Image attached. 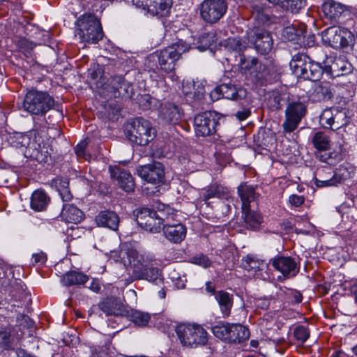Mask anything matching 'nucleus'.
<instances>
[{
    "mask_svg": "<svg viewBox=\"0 0 357 357\" xmlns=\"http://www.w3.org/2000/svg\"><path fill=\"white\" fill-rule=\"evenodd\" d=\"M125 255L132 268V277L135 280H146L155 284L162 283L163 278L161 271L153 266V263L155 261L153 254L146 252H139L133 248L128 249L126 251L121 250L120 257L126 265Z\"/></svg>",
    "mask_w": 357,
    "mask_h": 357,
    "instance_id": "nucleus-1",
    "label": "nucleus"
},
{
    "mask_svg": "<svg viewBox=\"0 0 357 357\" xmlns=\"http://www.w3.org/2000/svg\"><path fill=\"white\" fill-rule=\"evenodd\" d=\"M10 144L17 148L25 147L26 155L39 162H47L50 157L48 146L36 132L29 135L17 133L11 138Z\"/></svg>",
    "mask_w": 357,
    "mask_h": 357,
    "instance_id": "nucleus-2",
    "label": "nucleus"
},
{
    "mask_svg": "<svg viewBox=\"0 0 357 357\" xmlns=\"http://www.w3.org/2000/svg\"><path fill=\"white\" fill-rule=\"evenodd\" d=\"M190 48L189 44L179 40L161 51L149 55L147 60L150 63H158V65L155 66L156 68L167 73H171L174 70L176 62L179 59L181 55L188 51Z\"/></svg>",
    "mask_w": 357,
    "mask_h": 357,
    "instance_id": "nucleus-3",
    "label": "nucleus"
},
{
    "mask_svg": "<svg viewBox=\"0 0 357 357\" xmlns=\"http://www.w3.org/2000/svg\"><path fill=\"white\" fill-rule=\"evenodd\" d=\"M175 331L183 346L194 348L204 346L208 342V333L200 324H179Z\"/></svg>",
    "mask_w": 357,
    "mask_h": 357,
    "instance_id": "nucleus-4",
    "label": "nucleus"
},
{
    "mask_svg": "<svg viewBox=\"0 0 357 357\" xmlns=\"http://www.w3.org/2000/svg\"><path fill=\"white\" fill-rule=\"evenodd\" d=\"M290 67L294 75L304 79L316 82L323 74V68L319 63L313 62L304 54H297L292 57Z\"/></svg>",
    "mask_w": 357,
    "mask_h": 357,
    "instance_id": "nucleus-5",
    "label": "nucleus"
},
{
    "mask_svg": "<svg viewBox=\"0 0 357 357\" xmlns=\"http://www.w3.org/2000/svg\"><path fill=\"white\" fill-rule=\"evenodd\" d=\"M126 135L132 143L145 146L153 140L156 131L150 121L137 118L127 125Z\"/></svg>",
    "mask_w": 357,
    "mask_h": 357,
    "instance_id": "nucleus-6",
    "label": "nucleus"
},
{
    "mask_svg": "<svg viewBox=\"0 0 357 357\" xmlns=\"http://www.w3.org/2000/svg\"><path fill=\"white\" fill-rule=\"evenodd\" d=\"M54 100L47 92L31 90L23 100V109L33 115L43 116L53 108Z\"/></svg>",
    "mask_w": 357,
    "mask_h": 357,
    "instance_id": "nucleus-7",
    "label": "nucleus"
},
{
    "mask_svg": "<svg viewBox=\"0 0 357 357\" xmlns=\"http://www.w3.org/2000/svg\"><path fill=\"white\" fill-rule=\"evenodd\" d=\"M78 36L82 42L97 43L103 37L102 26L98 19L91 14H85L79 20Z\"/></svg>",
    "mask_w": 357,
    "mask_h": 357,
    "instance_id": "nucleus-8",
    "label": "nucleus"
},
{
    "mask_svg": "<svg viewBox=\"0 0 357 357\" xmlns=\"http://www.w3.org/2000/svg\"><path fill=\"white\" fill-rule=\"evenodd\" d=\"M324 43L334 49L346 48L354 43V35L346 28L331 26L321 33Z\"/></svg>",
    "mask_w": 357,
    "mask_h": 357,
    "instance_id": "nucleus-9",
    "label": "nucleus"
},
{
    "mask_svg": "<svg viewBox=\"0 0 357 357\" xmlns=\"http://www.w3.org/2000/svg\"><path fill=\"white\" fill-rule=\"evenodd\" d=\"M307 114V105L300 100L289 102L285 109V119L282 123L284 132L291 133L298 126Z\"/></svg>",
    "mask_w": 357,
    "mask_h": 357,
    "instance_id": "nucleus-10",
    "label": "nucleus"
},
{
    "mask_svg": "<svg viewBox=\"0 0 357 357\" xmlns=\"http://www.w3.org/2000/svg\"><path fill=\"white\" fill-rule=\"evenodd\" d=\"M227 10V3L225 0H204L199 5L200 17L208 24L218 22Z\"/></svg>",
    "mask_w": 357,
    "mask_h": 357,
    "instance_id": "nucleus-11",
    "label": "nucleus"
},
{
    "mask_svg": "<svg viewBox=\"0 0 357 357\" xmlns=\"http://www.w3.org/2000/svg\"><path fill=\"white\" fill-rule=\"evenodd\" d=\"M238 58L241 70L254 82H259L266 79L269 71L264 64L259 63L255 58H247L244 54H239Z\"/></svg>",
    "mask_w": 357,
    "mask_h": 357,
    "instance_id": "nucleus-12",
    "label": "nucleus"
},
{
    "mask_svg": "<svg viewBox=\"0 0 357 357\" xmlns=\"http://www.w3.org/2000/svg\"><path fill=\"white\" fill-rule=\"evenodd\" d=\"M349 112L347 109H327L319 116V123L325 128L337 130L349 123Z\"/></svg>",
    "mask_w": 357,
    "mask_h": 357,
    "instance_id": "nucleus-13",
    "label": "nucleus"
},
{
    "mask_svg": "<svg viewBox=\"0 0 357 357\" xmlns=\"http://www.w3.org/2000/svg\"><path fill=\"white\" fill-rule=\"evenodd\" d=\"M159 206L158 211L144 208L137 214V221L142 228L152 233H158L163 225Z\"/></svg>",
    "mask_w": 357,
    "mask_h": 357,
    "instance_id": "nucleus-14",
    "label": "nucleus"
},
{
    "mask_svg": "<svg viewBox=\"0 0 357 357\" xmlns=\"http://www.w3.org/2000/svg\"><path fill=\"white\" fill-rule=\"evenodd\" d=\"M218 126L215 112H205L197 114L194 119L195 132L197 137H206L214 134Z\"/></svg>",
    "mask_w": 357,
    "mask_h": 357,
    "instance_id": "nucleus-15",
    "label": "nucleus"
},
{
    "mask_svg": "<svg viewBox=\"0 0 357 357\" xmlns=\"http://www.w3.org/2000/svg\"><path fill=\"white\" fill-rule=\"evenodd\" d=\"M248 40L255 45L261 54H268L273 49V40L264 28L253 27L248 33Z\"/></svg>",
    "mask_w": 357,
    "mask_h": 357,
    "instance_id": "nucleus-16",
    "label": "nucleus"
},
{
    "mask_svg": "<svg viewBox=\"0 0 357 357\" xmlns=\"http://www.w3.org/2000/svg\"><path fill=\"white\" fill-rule=\"evenodd\" d=\"M269 264L285 279L295 277L300 271L299 264L291 257L276 256L270 259Z\"/></svg>",
    "mask_w": 357,
    "mask_h": 357,
    "instance_id": "nucleus-17",
    "label": "nucleus"
},
{
    "mask_svg": "<svg viewBox=\"0 0 357 357\" xmlns=\"http://www.w3.org/2000/svg\"><path fill=\"white\" fill-rule=\"evenodd\" d=\"M137 174L143 180L153 184L162 183L165 178L164 167L158 162L139 167Z\"/></svg>",
    "mask_w": 357,
    "mask_h": 357,
    "instance_id": "nucleus-18",
    "label": "nucleus"
},
{
    "mask_svg": "<svg viewBox=\"0 0 357 357\" xmlns=\"http://www.w3.org/2000/svg\"><path fill=\"white\" fill-rule=\"evenodd\" d=\"M213 100L226 98L229 100H238L245 96V91L237 89L232 84H222L216 86L210 94Z\"/></svg>",
    "mask_w": 357,
    "mask_h": 357,
    "instance_id": "nucleus-19",
    "label": "nucleus"
},
{
    "mask_svg": "<svg viewBox=\"0 0 357 357\" xmlns=\"http://www.w3.org/2000/svg\"><path fill=\"white\" fill-rule=\"evenodd\" d=\"M324 68L333 77H339L349 73L351 65L341 57L328 56L324 62Z\"/></svg>",
    "mask_w": 357,
    "mask_h": 357,
    "instance_id": "nucleus-20",
    "label": "nucleus"
},
{
    "mask_svg": "<svg viewBox=\"0 0 357 357\" xmlns=\"http://www.w3.org/2000/svg\"><path fill=\"white\" fill-rule=\"evenodd\" d=\"M18 327L8 326L0 329V345L5 349H12L15 344L19 342L23 336Z\"/></svg>",
    "mask_w": 357,
    "mask_h": 357,
    "instance_id": "nucleus-21",
    "label": "nucleus"
},
{
    "mask_svg": "<svg viewBox=\"0 0 357 357\" xmlns=\"http://www.w3.org/2000/svg\"><path fill=\"white\" fill-rule=\"evenodd\" d=\"M98 307L107 316L123 317L127 314L123 303L114 298H107L100 301Z\"/></svg>",
    "mask_w": 357,
    "mask_h": 357,
    "instance_id": "nucleus-22",
    "label": "nucleus"
},
{
    "mask_svg": "<svg viewBox=\"0 0 357 357\" xmlns=\"http://www.w3.org/2000/svg\"><path fill=\"white\" fill-rule=\"evenodd\" d=\"M183 111L176 104L166 102L160 106L159 118L166 123H176L182 117Z\"/></svg>",
    "mask_w": 357,
    "mask_h": 357,
    "instance_id": "nucleus-23",
    "label": "nucleus"
},
{
    "mask_svg": "<svg viewBox=\"0 0 357 357\" xmlns=\"http://www.w3.org/2000/svg\"><path fill=\"white\" fill-rule=\"evenodd\" d=\"M255 188V186L248 185L247 183H243L238 187V195L242 202V208H256L258 194Z\"/></svg>",
    "mask_w": 357,
    "mask_h": 357,
    "instance_id": "nucleus-24",
    "label": "nucleus"
},
{
    "mask_svg": "<svg viewBox=\"0 0 357 357\" xmlns=\"http://www.w3.org/2000/svg\"><path fill=\"white\" fill-rule=\"evenodd\" d=\"M111 176L117 182L118 186L126 192H132L135 187L134 178L131 174L120 168L112 169Z\"/></svg>",
    "mask_w": 357,
    "mask_h": 357,
    "instance_id": "nucleus-25",
    "label": "nucleus"
},
{
    "mask_svg": "<svg viewBox=\"0 0 357 357\" xmlns=\"http://www.w3.org/2000/svg\"><path fill=\"white\" fill-rule=\"evenodd\" d=\"M165 238L173 243H180L186 236L187 229L181 223L164 225L162 227Z\"/></svg>",
    "mask_w": 357,
    "mask_h": 357,
    "instance_id": "nucleus-26",
    "label": "nucleus"
},
{
    "mask_svg": "<svg viewBox=\"0 0 357 357\" xmlns=\"http://www.w3.org/2000/svg\"><path fill=\"white\" fill-rule=\"evenodd\" d=\"M109 86L114 98L131 97L133 93L132 85L121 76L112 77L109 80Z\"/></svg>",
    "mask_w": 357,
    "mask_h": 357,
    "instance_id": "nucleus-27",
    "label": "nucleus"
},
{
    "mask_svg": "<svg viewBox=\"0 0 357 357\" xmlns=\"http://www.w3.org/2000/svg\"><path fill=\"white\" fill-rule=\"evenodd\" d=\"M322 11L325 17L331 23H337L346 11V7L340 3L330 0L323 3Z\"/></svg>",
    "mask_w": 357,
    "mask_h": 357,
    "instance_id": "nucleus-28",
    "label": "nucleus"
},
{
    "mask_svg": "<svg viewBox=\"0 0 357 357\" xmlns=\"http://www.w3.org/2000/svg\"><path fill=\"white\" fill-rule=\"evenodd\" d=\"M182 93L190 99L200 100L204 96L205 87L199 81L185 79L182 84Z\"/></svg>",
    "mask_w": 357,
    "mask_h": 357,
    "instance_id": "nucleus-29",
    "label": "nucleus"
},
{
    "mask_svg": "<svg viewBox=\"0 0 357 357\" xmlns=\"http://www.w3.org/2000/svg\"><path fill=\"white\" fill-rule=\"evenodd\" d=\"M200 195L202 199L206 202L212 198L228 199L229 190L222 185L213 183L202 189Z\"/></svg>",
    "mask_w": 357,
    "mask_h": 357,
    "instance_id": "nucleus-30",
    "label": "nucleus"
},
{
    "mask_svg": "<svg viewBox=\"0 0 357 357\" xmlns=\"http://www.w3.org/2000/svg\"><path fill=\"white\" fill-rule=\"evenodd\" d=\"M96 222L100 227H107L116 231L119 225V217L114 211H103L96 217Z\"/></svg>",
    "mask_w": 357,
    "mask_h": 357,
    "instance_id": "nucleus-31",
    "label": "nucleus"
},
{
    "mask_svg": "<svg viewBox=\"0 0 357 357\" xmlns=\"http://www.w3.org/2000/svg\"><path fill=\"white\" fill-rule=\"evenodd\" d=\"M244 222L248 228L253 230L258 229L264 220L261 214L255 210V208L248 207L242 208Z\"/></svg>",
    "mask_w": 357,
    "mask_h": 357,
    "instance_id": "nucleus-32",
    "label": "nucleus"
},
{
    "mask_svg": "<svg viewBox=\"0 0 357 357\" xmlns=\"http://www.w3.org/2000/svg\"><path fill=\"white\" fill-rule=\"evenodd\" d=\"M333 96L331 85L329 82H322L314 86L310 98L313 101L320 102L332 99Z\"/></svg>",
    "mask_w": 357,
    "mask_h": 357,
    "instance_id": "nucleus-33",
    "label": "nucleus"
},
{
    "mask_svg": "<svg viewBox=\"0 0 357 357\" xmlns=\"http://www.w3.org/2000/svg\"><path fill=\"white\" fill-rule=\"evenodd\" d=\"M254 27L264 28L276 23L278 18L269 10H258L254 13Z\"/></svg>",
    "mask_w": 357,
    "mask_h": 357,
    "instance_id": "nucleus-34",
    "label": "nucleus"
},
{
    "mask_svg": "<svg viewBox=\"0 0 357 357\" xmlns=\"http://www.w3.org/2000/svg\"><path fill=\"white\" fill-rule=\"evenodd\" d=\"M50 198L43 190H35L31 197V208L36 211L45 210L49 204Z\"/></svg>",
    "mask_w": 357,
    "mask_h": 357,
    "instance_id": "nucleus-35",
    "label": "nucleus"
},
{
    "mask_svg": "<svg viewBox=\"0 0 357 357\" xmlns=\"http://www.w3.org/2000/svg\"><path fill=\"white\" fill-rule=\"evenodd\" d=\"M215 298L218 302L224 317H228L233 305V296L225 291H218Z\"/></svg>",
    "mask_w": 357,
    "mask_h": 357,
    "instance_id": "nucleus-36",
    "label": "nucleus"
},
{
    "mask_svg": "<svg viewBox=\"0 0 357 357\" xmlns=\"http://www.w3.org/2000/svg\"><path fill=\"white\" fill-rule=\"evenodd\" d=\"M62 218L68 222L78 223L84 217L82 211L73 204H64L61 213Z\"/></svg>",
    "mask_w": 357,
    "mask_h": 357,
    "instance_id": "nucleus-37",
    "label": "nucleus"
},
{
    "mask_svg": "<svg viewBox=\"0 0 357 357\" xmlns=\"http://www.w3.org/2000/svg\"><path fill=\"white\" fill-rule=\"evenodd\" d=\"M88 280L89 277L86 275L77 271L67 272L62 278L63 284L67 287L84 284Z\"/></svg>",
    "mask_w": 357,
    "mask_h": 357,
    "instance_id": "nucleus-38",
    "label": "nucleus"
},
{
    "mask_svg": "<svg viewBox=\"0 0 357 357\" xmlns=\"http://www.w3.org/2000/svg\"><path fill=\"white\" fill-rule=\"evenodd\" d=\"M305 33L302 29H297L295 25L287 26L282 31V36L284 39L293 42L296 44H300L303 42Z\"/></svg>",
    "mask_w": 357,
    "mask_h": 357,
    "instance_id": "nucleus-39",
    "label": "nucleus"
},
{
    "mask_svg": "<svg viewBox=\"0 0 357 357\" xmlns=\"http://www.w3.org/2000/svg\"><path fill=\"white\" fill-rule=\"evenodd\" d=\"M172 0H151L147 10L153 15L163 16L168 13Z\"/></svg>",
    "mask_w": 357,
    "mask_h": 357,
    "instance_id": "nucleus-40",
    "label": "nucleus"
},
{
    "mask_svg": "<svg viewBox=\"0 0 357 357\" xmlns=\"http://www.w3.org/2000/svg\"><path fill=\"white\" fill-rule=\"evenodd\" d=\"M319 178H314L315 185L318 188L335 186L342 181L340 174L333 172H329V176H324L319 173Z\"/></svg>",
    "mask_w": 357,
    "mask_h": 357,
    "instance_id": "nucleus-41",
    "label": "nucleus"
},
{
    "mask_svg": "<svg viewBox=\"0 0 357 357\" xmlns=\"http://www.w3.org/2000/svg\"><path fill=\"white\" fill-rule=\"evenodd\" d=\"M232 324L229 323H219L212 327L214 335L224 341L231 342Z\"/></svg>",
    "mask_w": 357,
    "mask_h": 357,
    "instance_id": "nucleus-42",
    "label": "nucleus"
},
{
    "mask_svg": "<svg viewBox=\"0 0 357 357\" xmlns=\"http://www.w3.org/2000/svg\"><path fill=\"white\" fill-rule=\"evenodd\" d=\"M241 266L248 271L257 272L262 268L264 263V261L259 259L255 255H248L243 257Z\"/></svg>",
    "mask_w": 357,
    "mask_h": 357,
    "instance_id": "nucleus-43",
    "label": "nucleus"
},
{
    "mask_svg": "<svg viewBox=\"0 0 357 357\" xmlns=\"http://www.w3.org/2000/svg\"><path fill=\"white\" fill-rule=\"evenodd\" d=\"M312 142L314 147L319 151H326L331 146L329 136L322 131H319L314 134Z\"/></svg>",
    "mask_w": 357,
    "mask_h": 357,
    "instance_id": "nucleus-44",
    "label": "nucleus"
},
{
    "mask_svg": "<svg viewBox=\"0 0 357 357\" xmlns=\"http://www.w3.org/2000/svg\"><path fill=\"white\" fill-rule=\"evenodd\" d=\"M317 158L319 159L320 161L326 162L328 164H332L333 161H339L342 158V146L339 144L336 148L334 149L333 151L329 153H317L316 154Z\"/></svg>",
    "mask_w": 357,
    "mask_h": 357,
    "instance_id": "nucleus-45",
    "label": "nucleus"
},
{
    "mask_svg": "<svg viewBox=\"0 0 357 357\" xmlns=\"http://www.w3.org/2000/svg\"><path fill=\"white\" fill-rule=\"evenodd\" d=\"M159 208L161 213L160 218L162 219L163 225L175 224L174 222L177 221L176 218L178 216L176 211L169 206L164 204H160Z\"/></svg>",
    "mask_w": 357,
    "mask_h": 357,
    "instance_id": "nucleus-46",
    "label": "nucleus"
},
{
    "mask_svg": "<svg viewBox=\"0 0 357 357\" xmlns=\"http://www.w3.org/2000/svg\"><path fill=\"white\" fill-rule=\"evenodd\" d=\"M231 332V342H241L250 337L248 329L241 324H232Z\"/></svg>",
    "mask_w": 357,
    "mask_h": 357,
    "instance_id": "nucleus-47",
    "label": "nucleus"
},
{
    "mask_svg": "<svg viewBox=\"0 0 357 357\" xmlns=\"http://www.w3.org/2000/svg\"><path fill=\"white\" fill-rule=\"evenodd\" d=\"M227 47L239 55L242 54L241 52L248 47V43L239 37H234L227 39Z\"/></svg>",
    "mask_w": 357,
    "mask_h": 357,
    "instance_id": "nucleus-48",
    "label": "nucleus"
},
{
    "mask_svg": "<svg viewBox=\"0 0 357 357\" xmlns=\"http://www.w3.org/2000/svg\"><path fill=\"white\" fill-rule=\"evenodd\" d=\"M130 317L132 322L139 326H146L151 319V316L149 313L138 310L132 312Z\"/></svg>",
    "mask_w": 357,
    "mask_h": 357,
    "instance_id": "nucleus-49",
    "label": "nucleus"
},
{
    "mask_svg": "<svg viewBox=\"0 0 357 357\" xmlns=\"http://www.w3.org/2000/svg\"><path fill=\"white\" fill-rule=\"evenodd\" d=\"M305 5V0H284L280 6L292 13H298Z\"/></svg>",
    "mask_w": 357,
    "mask_h": 357,
    "instance_id": "nucleus-50",
    "label": "nucleus"
},
{
    "mask_svg": "<svg viewBox=\"0 0 357 357\" xmlns=\"http://www.w3.org/2000/svg\"><path fill=\"white\" fill-rule=\"evenodd\" d=\"M215 42V36L213 33H204L199 38L200 46L199 48L201 50H205L210 48L211 46Z\"/></svg>",
    "mask_w": 357,
    "mask_h": 357,
    "instance_id": "nucleus-51",
    "label": "nucleus"
},
{
    "mask_svg": "<svg viewBox=\"0 0 357 357\" xmlns=\"http://www.w3.org/2000/svg\"><path fill=\"white\" fill-rule=\"evenodd\" d=\"M190 261L204 268H207L212 265V261L204 254H199L191 257Z\"/></svg>",
    "mask_w": 357,
    "mask_h": 357,
    "instance_id": "nucleus-52",
    "label": "nucleus"
},
{
    "mask_svg": "<svg viewBox=\"0 0 357 357\" xmlns=\"http://www.w3.org/2000/svg\"><path fill=\"white\" fill-rule=\"evenodd\" d=\"M295 338L301 343H304L310 337V332L304 326L296 327L294 331Z\"/></svg>",
    "mask_w": 357,
    "mask_h": 357,
    "instance_id": "nucleus-53",
    "label": "nucleus"
},
{
    "mask_svg": "<svg viewBox=\"0 0 357 357\" xmlns=\"http://www.w3.org/2000/svg\"><path fill=\"white\" fill-rule=\"evenodd\" d=\"M305 200V198L304 196L292 194L289 197L288 202L291 207L298 208L304 204Z\"/></svg>",
    "mask_w": 357,
    "mask_h": 357,
    "instance_id": "nucleus-54",
    "label": "nucleus"
},
{
    "mask_svg": "<svg viewBox=\"0 0 357 357\" xmlns=\"http://www.w3.org/2000/svg\"><path fill=\"white\" fill-rule=\"evenodd\" d=\"M32 259H33V265L42 266L45 264L47 257L46 253L40 251L37 253H33L32 255Z\"/></svg>",
    "mask_w": 357,
    "mask_h": 357,
    "instance_id": "nucleus-55",
    "label": "nucleus"
},
{
    "mask_svg": "<svg viewBox=\"0 0 357 357\" xmlns=\"http://www.w3.org/2000/svg\"><path fill=\"white\" fill-rule=\"evenodd\" d=\"M271 303V299L268 298H258L255 300V305L257 309L267 310Z\"/></svg>",
    "mask_w": 357,
    "mask_h": 357,
    "instance_id": "nucleus-56",
    "label": "nucleus"
},
{
    "mask_svg": "<svg viewBox=\"0 0 357 357\" xmlns=\"http://www.w3.org/2000/svg\"><path fill=\"white\" fill-rule=\"evenodd\" d=\"M87 144H88V142L85 139V140L80 142L75 146V151L78 158H85V157H86L85 150H86Z\"/></svg>",
    "mask_w": 357,
    "mask_h": 357,
    "instance_id": "nucleus-57",
    "label": "nucleus"
},
{
    "mask_svg": "<svg viewBox=\"0 0 357 357\" xmlns=\"http://www.w3.org/2000/svg\"><path fill=\"white\" fill-rule=\"evenodd\" d=\"M58 192L63 202H68L73 197L68 188H61L60 187H58Z\"/></svg>",
    "mask_w": 357,
    "mask_h": 357,
    "instance_id": "nucleus-58",
    "label": "nucleus"
},
{
    "mask_svg": "<svg viewBox=\"0 0 357 357\" xmlns=\"http://www.w3.org/2000/svg\"><path fill=\"white\" fill-rule=\"evenodd\" d=\"M251 112L248 109H243L241 111H238L236 114V118L240 121L245 120L250 115Z\"/></svg>",
    "mask_w": 357,
    "mask_h": 357,
    "instance_id": "nucleus-59",
    "label": "nucleus"
},
{
    "mask_svg": "<svg viewBox=\"0 0 357 357\" xmlns=\"http://www.w3.org/2000/svg\"><path fill=\"white\" fill-rule=\"evenodd\" d=\"M132 1L137 7L147 9L151 0H132Z\"/></svg>",
    "mask_w": 357,
    "mask_h": 357,
    "instance_id": "nucleus-60",
    "label": "nucleus"
},
{
    "mask_svg": "<svg viewBox=\"0 0 357 357\" xmlns=\"http://www.w3.org/2000/svg\"><path fill=\"white\" fill-rule=\"evenodd\" d=\"M89 289L91 291L98 293L100 291L101 289L100 284L99 283L98 281L93 280L89 286Z\"/></svg>",
    "mask_w": 357,
    "mask_h": 357,
    "instance_id": "nucleus-61",
    "label": "nucleus"
},
{
    "mask_svg": "<svg viewBox=\"0 0 357 357\" xmlns=\"http://www.w3.org/2000/svg\"><path fill=\"white\" fill-rule=\"evenodd\" d=\"M206 290L207 292L214 295L215 296V286L211 282H207L206 283Z\"/></svg>",
    "mask_w": 357,
    "mask_h": 357,
    "instance_id": "nucleus-62",
    "label": "nucleus"
},
{
    "mask_svg": "<svg viewBox=\"0 0 357 357\" xmlns=\"http://www.w3.org/2000/svg\"><path fill=\"white\" fill-rule=\"evenodd\" d=\"M17 357H33L26 352L25 350L22 349H18L16 351Z\"/></svg>",
    "mask_w": 357,
    "mask_h": 357,
    "instance_id": "nucleus-63",
    "label": "nucleus"
},
{
    "mask_svg": "<svg viewBox=\"0 0 357 357\" xmlns=\"http://www.w3.org/2000/svg\"><path fill=\"white\" fill-rule=\"evenodd\" d=\"M331 357H351L349 355L347 354L346 353L342 351H337L334 352Z\"/></svg>",
    "mask_w": 357,
    "mask_h": 357,
    "instance_id": "nucleus-64",
    "label": "nucleus"
}]
</instances>
